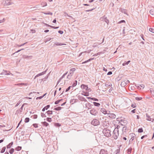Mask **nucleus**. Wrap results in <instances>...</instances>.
<instances>
[{
    "label": "nucleus",
    "instance_id": "obj_1",
    "mask_svg": "<svg viewBox=\"0 0 154 154\" xmlns=\"http://www.w3.org/2000/svg\"><path fill=\"white\" fill-rule=\"evenodd\" d=\"M103 133L104 135L106 137H109L111 136L110 131L107 128H104L103 130Z\"/></svg>",
    "mask_w": 154,
    "mask_h": 154
},
{
    "label": "nucleus",
    "instance_id": "obj_2",
    "mask_svg": "<svg viewBox=\"0 0 154 154\" xmlns=\"http://www.w3.org/2000/svg\"><path fill=\"white\" fill-rule=\"evenodd\" d=\"M2 3L4 6H7L11 5L13 3L11 0H6L2 1Z\"/></svg>",
    "mask_w": 154,
    "mask_h": 154
},
{
    "label": "nucleus",
    "instance_id": "obj_3",
    "mask_svg": "<svg viewBox=\"0 0 154 154\" xmlns=\"http://www.w3.org/2000/svg\"><path fill=\"white\" fill-rule=\"evenodd\" d=\"M91 124L94 126H96L100 125V122L98 119H94L91 122Z\"/></svg>",
    "mask_w": 154,
    "mask_h": 154
},
{
    "label": "nucleus",
    "instance_id": "obj_4",
    "mask_svg": "<svg viewBox=\"0 0 154 154\" xmlns=\"http://www.w3.org/2000/svg\"><path fill=\"white\" fill-rule=\"evenodd\" d=\"M114 138L115 139H116L118 137L119 131H117V129H114L113 133Z\"/></svg>",
    "mask_w": 154,
    "mask_h": 154
},
{
    "label": "nucleus",
    "instance_id": "obj_5",
    "mask_svg": "<svg viewBox=\"0 0 154 154\" xmlns=\"http://www.w3.org/2000/svg\"><path fill=\"white\" fill-rule=\"evenodd\" d=\"M90 112L92 115L95 116L97 115L98 114V112L97 110L94 108H93L90 111Z\"/></svg>",
    "mask_w": 154,
    "mask_h": 154
},
{
    "label": "nucleus",
    "instance_id": "obj_6",
    "mask_svg": "<svg viewBox=\"0 0 154 154\" xmlns=\"http://www.w3.org/2000/svg\"><path fill=\"white\" fill-rule=\"evenodd\" d=\"M100 20L102 21H104L106 23H107V25L109 24V20L105 16L100 18Z\"/></svg>",
    "mask_w": 154,
    "mask_h": 154
},
{
    "label": "nucleus",
    "instance_id": "obj_7",
    "mask_svg": "<svg viewBox=\"0 0 154 154\" xmlns=\"http://www.w3.org/2000/svg\"><path fill=\"white\" fill-rule=\"evenodd\" d=\"M100 111L104 114H107L108 115L110 112V111H107L106 109L103 108H101Z\"/></svg>",
    "mask_w": 154,
    "mask_h": 154
},
{
    "label": "nucleus",
    "instance_id": "obj_8",
    "mask_svg": "<svg viewBox=\"0 0 154 154\" xmlns=\"http://www.w3.org/2000/svg\"><path fill=\"white\" fill-rule=\"evenodd\" d=\"M146 119L148 121H151L153 122L154 121V119L151 118L147 114H146Z\"/></svg>",
    "mask_w": 154,
    "mask_h": 154
},
{
    "label": "nucleus",
    "instance_id": "obj_9",
    "mask_svg": "<svg viewBox=\"0 0 154 154\" xmlns=\"http://www.w3.org/2000/svg\"><path fill=\"white\" fill-rule=\"evenodd\" d=\"M81 87L82 89H85L86 91H88L89 90H91L90 89H88V86L84 84H82L81 85Z\"/></svg>",
    "mask_w": 154,
    "mask_h": 154
},
{
    "label": "nucleus",
    "instance_id": "obj_10",
    "mask_svg": "<svg viewBox=\"0 0 154 154\" xmlns=\"http://www.w3.org/2000/svg\"><path fill=\"white\" fill-rule=\"evenodd\" d=\"M1 75H9L10 74H12V73H10V72H8L7 71L4 70H3V72H2L1 73Z\"/></svg>",
    "mask_w": 154,
    "mask_h": 154
},
{
    "label": "nucleus",
    "instance_id": "obj_11",
    "mask_svg": "<svg viewBox=\"0 0 154 154\" xmlns=\"http://www.w3.org/2000/svg\"><path fill=\"white\" fill-rule=\"evenodd\" d=\"M100 154H108V152L106 150L101 149L100 151Z\"/></svg>",
    "mask_w": 154,
    "mask_h": 154
},
{
    "label": "nucleus",
    "instance_id": "obj_12",
    "mask_svg": "<svg viewBox=\"0 0 154 154\" xmlns=\"http://www.w3.org/2000/svg\"><path fill=\"white\" fill-rule=\"evenodd\" d=\"M108 115L109 117L112 119H114L116 117V115L113 113H109V114H108Z\"/></svg>",
    "mask_w": 154,
    "mask_h": 154
},
{
    "label": "nucleus",
    "instance_id": "obj_13",
    "mask_svg": "<svg viewBox=\"0 0 154 154\" xmlns=\"http://www.w3.org/2000/svg\"><path fill=\"white\" fill-rule=\"evenodd\" d=\"M92 105L90 103L88 102V103L85 104V106L88 109L91 108V106Z\"/></svg>",
    "mask_w": 154,
    "mask_h": 154
},
{
    "label": "nucleus",
    "instance_id": "obj_14",
    "mask_svg": "<svg viewBox=\"0 0 154 154\" xmlns=\"http://www.w3.org/2000/svg\"><path fill=\"white\" fill-rule=\"evenodd\" d=\"M75 70V68H71L70 70L69 73H70L71 75H72L74 72Z\"/></svg>",
    "mask_w": 154,
    "mask_h": 154
},
{
    "label": "nucleus",
    "instance_id": "obj_15",
    "mask_svg": "<svg viewBox=\"0 0 154 154\" xmlns=\"http://www.w3.org/2000/svg\"><path fill=\"white\" fill-rule=\"evenodd\" d=\"M127 85V83L125 82V81H122L121 84V85L122 87H124Z\"/></svg>",
    "mask_w": 154,
    "mask_h": 154
},
{
    "label": "nucleus",
    "instance_id": "obj_16",
    "mask_svg": "<svg viewBox=\"0 0 154 154\" xmlns=\"http://www.w3.org/2000/svg\"><path fill=\"white\" fill-rule=\"evenodd\" d=\"M46 72V70L44 71H43L41 73H39L36 75V76L39 77L40 76L42 75L45 74Z\"/></svg>",
    "mask_w": 154,
    "mask_h": 154
},
{
    "label": "nucleus",
    "instance_id": "obj_17",
    "mask_svg": "<svg viewBox=\"0 0 154 154\" xmlns=\"http://www.w3.org/2000/svg\"><path fill=\"white\" fill-rule=\"evenodd\" d=\"M50 107V105H47L42 109V111H44L45 109L47 110Z\"/></svg>",
    "mask_w": 154,
    "mask_h": 154
},
{
    "label": "nucleus",
    "instance_id": "obj_18",
    "mask_svg": "<svg viewBox=\"0 0 154 154\" xmlns=\"http://www.w3.org/2000/svg\"><path fill=\"white\" fill-rule=\"evenodd\" d=\"M94 58H90V59H89L88 60H86L84 62H83L82 63L84 64V63H86L87 62L90 61H91L92 60H94Z\"/></svg>",
    "mask_w": 154,
    "mask_h": 154
},
{
    "label": "nucleus",
    "instance_id": "obj_19",
    "mask_svg": "<svg viewBox=\"0 0 154 154\" xmlns=\"http://www.w3.org/2000/svg\"><path fill=\"white\" fill-rule=\"evenodd\" d=\"M13 143L12 142L10 143L7 146V149L10 148L11 147V146L13 145Z\"/></svg>",
    "mask_w": 154,
    "mask_h": 154
},
{
    "label": "nucleus",
    "instance_id": "obj_20",
    "mask_svg": "<svg viewBox=\"0 0 154 154\" xmlns=\"http://www.w3.org/2000/svg\"><path fill=\"white\" fill-rule=\"evenodd\" d=\"M77 81L76 80L74 82L73 84L71 86L72 88H73V87H74L75 86H76V85L77 84Z\"/></svg>",
    "mask_w": 154,
    "mask_h": 154
},
{
    "label": "nucleus",
    "instance_id": "obj_21",
    "mask_svg": "<svg viewBox=\"0 0 154 154\" xmlns=\"http://www.w3.org/2000/svg\"><path fill=\"white\" fill-rule=\"evenodd\" d=\"M23 58H30L31 59L32 58V56H27L26 55H23Z\"/></svg>",
    "mask_w": 154,
    "mask_h": 154
},
{
    "label": "nucleus",
    "instance_id": "obj_22",
    "mask_svg": "<svg viewBox=\"0 0 154 154\" xmlns=\"http://www.w3.org/2000/svg\"><path fill=\"white\" fill-rule=\"evenodd\" d=\"M41 123L42 125L46 127H47L49 125V124L46 122H42Z\"/></svg>",
    "mask_w": 154,
    "mask_h": 154
},
{
    "label": "nucleus",
    "instance_id": "obj_23",
    "mask_svg": "<svg viewBox=\"0 0 154 154\" xmlns=\"http://www.w3.org/2000/svg\"><path fill=\"white\" fill-rule=\"evenodd\" d=\"M93 103L94 106H96L99 107L100 105V104L99 103H97L96 102H94Z\"/></svg>",
    "mask_w": 154,
    "mask_h": 154
},
{
    "label": "nucleus",
    "instance_id": "obj_24",
    "mask_svg": "<svg viewBox=\"0 0 154 154\" xmlns=\"http://www.w3.org/2000/svg\"><path fill=\"white\" fill-rule=\"evenodd\" d=\"M132 150V148L131 147L129 148L127 150V153L128 154H130Z\"/></svg>",
    "mask_w": 154,
    "mask_h": 154
},
{
    "label": "nucleus",
    "instance_id": "obj_25",
    "mask_svg": "<svg viewBox=\"0 0 154 154\" xmlns=\"http://www.w3.org/2000/svg\"><path fill=\"white\" fill-rule=\"evenodd\" d=\"M132 137L131 138V139L130 140L129 142V144H130L131 142H132V141H133L134 139V136H133L132 135Z\"/></svg>",
    "mask_w": 154,
    "mask_h": 154
},
{
    "label": "nucleus",
    "instance_id": "obj_26",
    "mask_svg": "<svg viewBox=\"0 0 154 154\" xmlns=\"http://www.w3.org/2000/svg\"><path fill=\"white\" fill-rule=\"evenodd\" d=\"M120 149L119 148L116 150L115 152H114V153H115V154H120Z\"/></svg>",
    "mask_w": 154,
    "mask_h": 154
},
{
    "label": "nucleus",
    "instance_id": "obj_27",
    "mask_svg": "<svg viewBox=\"0 0 154 154\" xmlns=\"http://www.w3.org/2000/svg\"><path fill=\"white\" fill-rule=\"evenodd\" d=\"M130 62V60L128 61L127 62H125L124 63H123L122 65L123 66H125L126 65H128L129 63Z\"/></svg>",
    "mask_w": 154,
    "mask_h": 154
},
{
    "label": "nucleus",
    "instance_id": "obj_28",
    "mask_svg": "<svg viewBox=\"0 0 154 154\" xmlns=\"http://www.w3.org/2000/svg\"><path fill=\"white\" fill-rule=\"evenodd\" d=\"M5 149H6L5 146H4V147H3L2 148V149L1 150V152H0L1 153H4L5 152Z\"/></svg>",
    "mask_w": 154,
    "mask_h": 154
},
{
    "label": "nucleus",
    "instance_id": "obj_29",
    "mask_svg": "<svg viewBox=\"0 0 154 154\" xmlns=\"http://www.w3.org/2000/svg\"><path fill=\"white\" fill-rule=\"evenodd\" d=\"M62 107L60 106H58L57 107L54 108V109L55 110H60L61 109Z\"/></svg>",
    "mask_w": 154,
    "mask_h": 154
},
{
    "label": "nucleus",
    "instance_id": "obj_30",
    "mask_svg": "<svg viewBox=\"0 0 154 154\" xmlns=\"http://www.w3.org/2000/svg\"><path fill=\"white\" fill-rule=\"evenodd\" d=\"M68 72H67L65 73H64L63 75L60 78V80H62V79L64 77L66 76V75L67 74Z\"/></svg>",
    "mask_w": 154,
    "mask_h": 154
},
{
    "label": "nucleus",
    "instance_id": "obj_31",
    "mask_svg": "<svg viewBox=\"0 0 154 154\" xmlns=\"http://www.w3.org/2000/svg\"><path fill=\"white\" fill-rule=\"evenodd\" d=\"M42 12L45 14L50 15H52L53 14L52 13L50 12H47V13H45V12Z\"/></svg>",
    "mask_w": 154,
    "mask_h": 154
},
{
    "label": "nucleus",
    "instance_id": "obj_32",
    "mask_svg": "<svg viewBox=\"0 0 154 154\" xmlns=\"http://www.w3.org/2000/svg\"><path fill=\"white\" fill-rule=\"evenodd\" d=\"M14 149L13 148H11V149L9 150V152L11 154H12L14 152Z\"/></svg>",
    "mask_w": 154,
    "mask_h": 154
},
{
    "label": "nucleus",
    "instance_id": "obj_33",
    "mask_svg": "<svg viewBox=\"0 0 154 154\" xmlns=\"http://www.w3.org/2000/svg\"><path fill=\"white\" fill-rule=\"evenodd\" d=\"M21 147L18 146L15 149L17 151H19L21 149Z\"/></svg>",
    "mask_w": 154,
    "mask_h": 154
},
{
    "label": "nucleus",
    "instance_id": "obj_34",
    "mask_svg": "<svg viewBox=\"0 0 154 154\" xmlns=\"http://www.w3.org/2000/svg\"><path fill=\"white\" fill-rule=\"evenodd\" d=\"M111 85H112L109 82H108L107 84H105V86L106 87H108L111 86Z\"/></svg>",
    "mask_w": 154,
    "mask_h": 154
},
{
    "label": "nucleus",
    "instance_id": "obj_35",
    "mask_svg": "<svg viewBox=\"0 0 154 154\" xmlns=\"http://www.w3.org/2000/svg\"><path fill=\"white\" fill-rule=\"evenodd\" d=\"M142 97H135V100H140L142 99Z\"/></svg>",
    "mask_w": 154,
    "mask_h": 154
},
{
    "label": "nucleus",
    "instance_id": "obj_36",
    "mask_svg": "<svg viewBox=\"0 0 154 154\" xmlns=\"http://www.w3.org/2000/svg\"><path fill=\"white\" fill-rule=\"evenodd\" d=\"M120 121L122 122V124H125V125L126 124H127V121L126 120H121Z\"/></svg>",
    "mask_w": 154,
    "mask_h": 154
},
{
    "label": "nucleus",
    "instance_id": "obj_37",
    "mask_svg": "<svg viewBox=\"0 0 154 154\" xmlns=\"http://www.w3.org/2000/svg\"><path fill=\"white\" fill-rule=\"evenodd\" d=\"M46 113L48 115H51L52 114V111L48 110L46 112Z\"/></svg>",
    "mask_w": 154,
    "mask_h": 154
},
{
    "label": "nucleus",
    "instance_id": "obj_38",
    "mask_svg": "<svg viewBox=\"0 0 154 154\" xmlns=\"http://www.w3.org/2000/svg\"><path fill=\"white\" fill-rule=\"evenodd\" d=\"M143 131L142 128H140L138 130V132L139 133H141L143 132Z\"/></svg>",
    "mask_w": 154,
    "mask_h": 154
},
{
    "label": "nucleus",
    "instance_id": "obj_39",
    "mask_svg": "<svg viewBox=\"0 0 154 154\" xmlns=\"http://www.w3.org/2000/svg\"><path fill=\"white\" fill-rule=\"evenodd\" d=\"M51 39V38H46L45 39L44 42L45 43H46L48 41H49Z\"/></svg>",
    "mask_w": 154,
    "mask_h": 154
},
{
    "label": "nucleus",
    "instance_id": "obj_40",
    "mask_svg": "<svg viewBox=\"0 0 154 154\" xmlns=\"http://www.w3.org/2000/svg\"><path fill=\"white\" fill-rule=\"evenodd\" d=\"M29 118H25L24 121L26 123H27L29 122Z\"/></svg>",
    "mask_w": 154,
    "mask_h": 154
},
{
    "label": "nucleus",
    "instance_id": "obj_41",
    "mask_svg": "<svg viewBox=\"0 0 154 154\" xmlns=\"http://www.w3.org/2000/svg\"><path fill=\"white\" fill-rule=\"evenodd\" d=\"M62 100V99H61V100H57L54 103L55 104H57Z\"/></svg>",
    "mask_w": 154,
    "mask_h": 154
},
{
    "label": "nucleus",
    "instance_id": "obj_42",
    "mask_svg": "<svg viewBox=\"0 0 154 154\" xmlns=\"http://www.w3.org/2000/svg\"><path fill=\"white\" fill-rule=\"evenodd\" d=\"M127 128L126 126H124L123 127L122 129V131L123 132H126V131L127 130Z\"/></svg>",
    "mask_w": 154,
    "mask_h": 154
},
{
    "label": "nucleus",
    "instance_id": "obj_43",
    "mask_svg": "<svg viewBox=\"0 0 154 154\" xmlns=\"http://www.w3.org/2000/svg\"><path fill=\"white\" fill-rule=\"evenodd\" d=\"M63 15L65 17H66L67 16L69 17H72L71 16L69 15L67 13H64L63 14Z\"/></svg>",
    "mask_w": 154,
    "mask_h": 154
},
{
    "label": "nucleus",
    "instance_id": "obj_44",
    "mask_svg": "<svg viewBox=\"0 0 154 154\" xmlns=\"http://www.w3.org/2000/svg\"><path fill=\"white\" fill-rule=\"evenodd\" d=\"M46 120L49 122H51L52 121L51 118H47Z\"/></svg>",
    "mask_w": 154,
    "mask_h": 154
},
{
    "label": "nucleus",
    "instance_id": "obj_45",
    "mask_svg": "<svg viewBox=\"0 0 154 154\" xmlns=\"http://www.w3.org/2000/svg\"><path fill=\"white\" fill-rule=\"evenodd\" d=\"M122 13L126 14L127 15H129L127 13V10H121Z\"/></svg>",
    "mask_w": 154,
    "mask_h": 154
},
{
    "label": "nucleus",
    "instance_id": "obj_46",
    "mask_svg": "<svg viewBox=\"0 0 154 154\" xmlns=\"http://www.w3.org/2000/svg\"><path fill=\"white\" fill-rule=\"evenodd\" d=\"M25 103H24L23 104L22 106L19 109V110H20V112H21L22 110H23V106H24V104H25Z\"/></svg>",
    "mask_w": 154,
    "mask_h": 154
},
{
    "label": "nucleus",
    "instance_id": "obj_47",
    "mask_svg": "<svg viewBox=\"0 0 154 154\" xmlns=\"http://www.w3.org/2000/svg\"><path fill=\"white\" fill-rule=\"evenodd\" d=\"M149 13L152 15L154 16V10H149Z\"/></svg>",
    "mask_w": 154,
    "mask_h": 154
},
{
    "label": "nucleus",
    "instance_id": "obj_48",
    "mask_svg": "<svg viewBox=\"0 0 154 154\" xmlns=\"http://www.w3.org/2000/svg\"><path fill=\"white\" fill-rule=\"evenodd\" d=\"M71 73H69V74L68 75H67V78L68 79H70L71 78V77H72V75H70Z\"/></svg>",
    "mask_w": 154,
    "mask_h": 154
},
{
    "label": "nucleus",
    "instance_id": "obj_49",
    "mask_svg": "<svg viewBox=\"0 0 154 154\" xmlns=\"http://www.w3.org/2000/svg\"><path fill=\"white\" fill-rule=\"evenodd\" d=\"M149 30L150 32H151L152 33H154V29L152 28H149Z\"/></svg>",
    "mask_w": 154,
    "mask_h": 154
},
{
    "label": "nucleus",
    "instance_id": "obj_50",
    "mask_svg": "<svg viewBox=\"0 0 154 154\" xmlns=\"http://www.w3.org/2000/svg\"><path fill=\"white\" fill-rule=\"evenodd\" d=\"M42 5L43 7H44L46 6L47 4L46 2H43L42 3Z\"/></svg>",
    "mask_w": 154,
    "mask_h": 154
},
{
    "label": "nucleus",
    "instance_id": "obj_51",
    "mask_svg": "<svg viewBox=\"0 0 154 154\" xmlns=\"http://www.w3.org/2000/svg\"><path fill=\"white\" fill-rule=\"evenodd\" d=\"M41 116L42 117H46V116L45 115V114L42 112L41 113Z\"/></svg>",
    "mask_w": 154,
    "mask_h": 154
},
{
    "label": "nucleus",
    "instance_id": "obj_52",
    "mask_svg": "<svg viewBox=\"0 0 154 154\" xmlns=\"http://www.w3.org/2000/svg\"><path fill=\"white\" fill-rule=\"evenodd\" d=\"M17 85H26L27 84H25L24 83H19L17 84Z\"/></svg>",
    "mask_w": 154,
    "mask_h": 154
},
{
    "label": "nucleus",
    "instance_id": "obj_53",
    "mask_svg": "<svg viewBox=\"0 0 154 154\" xmlns=\"http://www.w3.org/2000/svg\"><path fill=\"white\" fill-rule=\"evenodd\" d=\"M55 44L56 45H63L61 43L59 42H56L55 43Z\"/></svg>",
    "mask_w": 154,
    "mask_h": 154
},
{
    "label": "nucleus",
    "instance_id": "obj_54",
    "mask_svg": "<svg viewBox=\"0 0 154 154\" xmlns=\"http://www.w3.org/2000/svg\"><path fill=\"white\" fill-rule=\"evenodd\" d=\"M5 20V18H4L3 19L0 20V23L4 22Z\"/></svg>",
    "mask_w": 154,
    "mask_h": 154
},
{
    "label": "nucleus",
    "instance_id": "obj_55",
    "mask_svg": "<svg viewBox=\"0 0 154 154\" xmlns=\"http://www.w3.org/2000/svg\"><path fill=\"white\" fill-rule=\"evenodd\" d=\"M33 119H36L37 118V115H34L32 116Z\"/></svg>",
    "mask_w": 154,
    "mask_h": 154
},
{
    "label": "nucleus",
    "instance_id": "obj_56",
    "mask_svg": "<svg viewBox=\"0 0 154 154\" xmlns=\"http://www.w3.org/2000/svg\"><path fill=\"white\" fill-rule=\"evenodd\" d=\"M32 125L35 128H37L38 127V125L37 124H33Z\"/></svg>",
    "mask_w": 154,
    "mask_h": 154
},
{
    "label": "nucleus",
    "instance_id": "obj_57",
    "mask_svg": "<svg viewBox=\"0 0 154 154\" xmlns=\"http://www.w3.org/2000/svg\"><path fill=\"white\" fill-rule=\"evenodd\" d=\"M125 23V20H121V21H119V22H118V23L119 24H120V23Z\"/></svg>",
    "mask_w": 154,
    "mask_h": 154
},
{
    "label": "nucleus",
    "instance_id": "obj_58",
    "mask_svg": "<svg viewBox=\"0 0 154 154\" xmlns=\"http://www.w3.org/2000/svg\"><path fill=\"white\" fill-rule=\"evenodd\" d=\"M120 126L119 125H116V127L114 129H117V131H119L118 129L120 128Z\"/></svg>",
    "mask_w": 154,
    "mask_h": 154
},
{
    "label": "nucleus",
    "instance_id": "obj_59",
    "mask_svg": "<svg viewBox=\"0 0 154 154\" xmlns=\"http://www.w3.org/2000/svg\"><path fill=\"white\" fill-rule=\"evenodd\" d=\"M51 27L54 29H57L59 28V27H56L51 26Z\"/></svg>",
    "mask_w": 154,
    "mask_h": 154
},
{
    "label": "nucleus",
    "instance_id": "obj_60",
    "mask_svg": "<svg viewBox=\"0 0 154 154\" xmlns=\"http://www.w3.org/2000/svg\"><path fill=\"white\" fill-rule=\"evenodd\" d=\"M55 126L58 127H60V123H55Z\"/></svg>",
    "mask_w": 154,
    "mask_h": 154
},
{
    "label": "nucleus",
    "instance_id": "obj_61",
    "mask_svg": "<svg viewBox=\"0 0 154 154\" xmlns=\"http://www.w3.org/2000/svg\"><path fill=\"white\" fill-rule=\"evenodd\" d=\"M71 87V86L69 87L66 90V92H67L69 91L70 89V88Z\"/></svg>",
    "mask_w": 154,
    "mask_h": 154
},
{
    "label": "nucleus",
    "instance_id": "obj_62",
    "mask_svg": "<svg viewBox=\"0 0 154 154\" xmlns=\"http://www.w3.org/2000/svg\"><path fill=\"white\" fill-rule=\"evenodd\" d=\"M43 97V96H40V97H37L36 98V99L37 100H38V99H41Z\"/></svg>",
    "mask_w": 154,
    "mask_h": 154
},
{
    "label": "nucleus",
    "instance_id": "obj_63",
    "mask_svg": "<svg viewBox=\"0 0 154 154\" xmlns=\"http://www.w3.org/2000/svg\"><path fill=\"white\" fill-rule=\"evenodd\" d=\"M100 54V52H98L97 53H96V54H94L93 55V56H97L98 55H99Z\"/></svg>",
    "mask_w": 154,
    "mask_h": 154
},
{
    "label": "nucleus",
    "instance_id": "obj_64",
    "mask_svg": "<svg viewBox=\"0 0 154 154\" xmlns=\"http://www.w3.org/2000/svg\"><path fill=\"white\" fill-rule=\"evenodd\" d=\"M58 32L59 33L61 34H62L63 33V32L61 30H59Z\"/></svg>",
    "mask_w": 154,
    "mask_h": 154
}]
</instances>
